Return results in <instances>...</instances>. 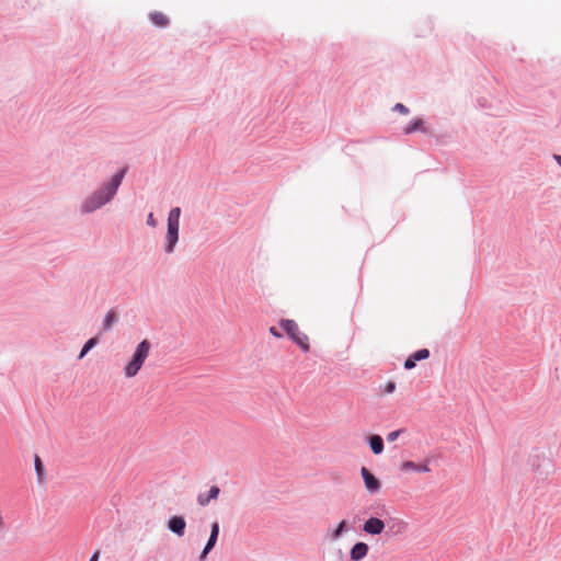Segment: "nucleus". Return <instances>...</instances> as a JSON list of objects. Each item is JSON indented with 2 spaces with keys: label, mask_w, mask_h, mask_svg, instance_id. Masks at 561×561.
Wrapping results in <instances>:
<instances>
[{
  "label": "nucleus",
  "mask_w": 561,
  "mask_h": 561,
  "mask_svg": "<svg viewBox=\"0 0 561 561\" xmlns=\"http://www.w3.org/2000/svg\"><path fill=\"white\" fill-rule=\"evenodd\" d=\"M126 173V169H123L118 173H116L112 180L101 187L99 191L90 195L82 203V211L83 213H92L98 208L102 207L106 203H108L115 195L117 188L119 187L124 176Z\"/></svg>",
  "instance_id": "1"
},
{
  "label": "nucleus",
  "mask_w": 561,
  "mask_h": 561,
  "mask_svg": "<svg viewBox=\"0 0 561 561\" xmlns=\"http://www.w3.org/2000/svg\"><path fill=\"white\" fill-rule=\"evenodd\" d=\"M150 348L151 344L148 340H144L137 345L131 358L124 366V375L126 378H133L139 373L149 356Z\"/></svg>",
  "instance_id": "2"
},
{
  "label": "nucleus",
  "mask_w": 561,
  "mask_h": 561,
  "mask_svg": "<svg viewBox=\"0 0 561 561\" xmlns=\"http://www.w3.org/2000/svg\"><path fill=\"white\" fill-rule=\"evenodd\" d=\"M180 215L181 209L175 207L170 210L168 216V231H167V243L164 250L167 253H172L179 239V227H180Z\"/></svg>",
  "instance_id": "3"
},
{
  "label": "nucleus",
  "mask_w": 561,
  "mask_h": 561,
  "mask_svg": "<svg viewBox=\"0 0 561 561\" xmlns=\"http://www.w3.org/2000/svg\"><path fill=\"white\" fill-rule=\"evenodd\" d=\"M279 325L304 352H309V337L304 332L300 331L298 324L294 320L282 319L279 321Z\"/></svg>",
  "instance_id": "4"
},
{
  "label": "nucleus",
  "mask_w": 561,
  "mask_h": 561,
  "mask_svg": "<svg viewBox=\"0 0 561 561\" xmlns=\"http://www.w3.org/2000/svg\"><path fill=\"white\" fill-rule=\"evenodd\" d=\"M385 522L378 517H369L363 525V531L370 536L380 535L385 530Z\"/></svg>",
  "instance_id": "5"
},
{
  "label": "nucleus",
  "mask_w": 561,
  "mask_h": 561,
  "mask_svg": "<svg viewBox=\"0 0 561 561\" xmlns=\"http://www.w3.org/2000/svg\"><path fill=\"white\" fill-rule=\"evenodd\" d=\"M360 473L365 483V488L369 493H377L381 488L380 481L366 468L360 469Z\"/></svg>",
  "instance_id": "6"
},
{
  "label": "nucleus",
  "mask_w": 561,
  "mask_h": 561,
  "mask_svg": "<svg viewBox=\"0 0 561 561\" xmlns=\"http://www.w3.org/2000/svg\"><path fill=\"white\" fill-rule=\"evenodd\" d=\"M368 552L369 546L366 542L358 541L351 548L350 559L351 561H362L368 556Z\"/></svg>",
  "instance_id": "7"
},
{
  "label": "nucleus",
  "mask_w": 561,
  "mask_h": 561,
  "mask_svg": "<svg viewBox=\"0 0 561 561\" xmlns=\"http://www.w3.org/2000/svg\"><path fill=\"white\" fill-rule=\"evenodd\" d=\"M185 527L186 522L182 516H172L168 520V528L179 537H182L184 535Z\"/></svg>",
  "instance_id": "8"
},
{
  "label": "nucleus",
  "mask_w": 561,
  "mask_h": 561,
  "mask_svg": "<svg viewBox=\"0 0 561 561\" xmlns=\"http://www.w3.org/2000/svg\"><path fill=\"white\" fill-rule=\"evenodd\" d=\"M219 488L216 486V485H213L210 489H209V492L208 494H199L197 496V502L201 506H206L211 500H215L218 497L219 495Z\"/></svg>",
  "instance_id": "9"
},
{
  "label": "nucleus",
  "mask_w": 561,
  "mask_h": 561,
  "mask_svg": "<svg viewBox=\"0 0 561 561\" xmlns=\"http://www.w3.org/2000/svg\"><path fill=\"white\" fill-rule=\"evenodd\" d=\"M369 445H370L371 451L375 455H379L383 451V440L379 435H371L369 437Z\"/></svg>",
  "instance_id": "10"
},
{
  "label": "nucleus",
  "mask_w": 561,
  "mask_h": 561,
  "mask_svg": "<svg viewBox=\"0 0 561 561\" xmlns=\"http://www.w3.org/2000/svg\"><path fill=\"white\" fill-rule=\"evenodd\" d=\"M408 524L403 519H393L389 530L393 535H402L407 530Z\"/></svg>",
  "instance_id": "11"
},
{
  "label": "nucleus",
  "mask_w": 561,
  "mask_h": 561,
  "mask_svg": "<svg viewBox=\"0 0 561 561\" xmlns=\"http://www.w3.org/2000/svg\"><path fill=\"white\" fill-rule=\"evenodd\" d=\"M150 20L151 22L156 25V26H159V27H164L168 25L169 23V20L167 18L165 14H163L162 12H152L150 14Z\"/></svg>",
  "instance_id": "12"
},
{
  "label": "nucleus",
  "mask_w": 561,
  "mask_h": 561,
  "mask_svg": "<svg viewBox=\"0 0 561 561\" xmlns=\"http://www.w3.org/2000/svg\"><path fill=\"white\" fill-rule=\"evenodd\" d=\"M217 538L218 537L209 536V539H208L204 550L202 551V553L199 556V561H204L206 559V557L209 553V551L215 547V545L217 542Z\"/></svg>",
  "instance_id": "13"
},
{
  "label": "nucleus",
  "mask_w": 561,
  "mask_h": 561,
  "mask_svg": "<svg viewBox=\"0 0 561 561\" xmlns=\"http://www.w3.org/2000/svg\"><path fill=\"white\" fill-rule=\"evenodd\" d=\"M115 321H116V314L113 310H110L106 313L104 321H103L104 330L111 329V327L115 323Z\"/></svg>",
  "instance_id": "14"
},
{
  "label": "nucleus",
  "mask_w": 561,
  "mask_h": 561,
  "mask_svg": "<svg viewBox=\"0 0 561 561\" xmlns=\"http://www.w3.org/2000/svg\"><path fill=\"white\" fill-rule=\"evenodd\" d=\"M98 344V339L96 337H91L90 340L87 341V343L84 344V346L82 347L81 350V353L79 355V358H83L84 355L92 348L94 347L95 345Z\"/></svg>",
  "instance_id": "15"
},
{
  "label": "nucleus",
  "mask_w": 561,
  "mask_h": 561,
  "mask_svg": "<svg viewBox=\"0 0 561 561\" xmlns=\"http://www.w3.org/2000/svg\"><path fill=\"white\" fill-rule=\"evenodd\" d=\"M423 125V119L421 118H416L414 119L411 124H409L405 128H404V133L405 134H411L415 130H419L421 129V126Z\"/></svg>",
  "instance_id": "16"
},
{
  "label": "nucleus",
  "mask_w": 561,
  "mask_h": 561,
  "mask_svg": "<svg viewBox=\"0 0 561 561\" xmlns=\"http://www.w3.org/2000/svg\"><path fill=\"white\" fill-rule=\"evenodd\" d=\"M34 466H35V471H36V474H37V479H38V481H42L43 477H44V466H43V462H42V460H41V458L38 456H35Z\"/></svg>",
  "instance_id": "17"
},
{
  "label": "nucleus",
  "mask_w": 561,
  "mask_h": 561,
  "mask_svg": "<svg viewBox=\"0 0 561 561\" xmlns=\"http://www.w3.org/2000/svg\"><path fill=\"white\" fill-rule=\"evenodd\" d=\"M346 528V520H341L337 525V527L335 528V530L332 533L331 537L332 539L336 540L339 539L342 534L344 533Z\"/></svg>",
  "instance_id": "18"
},
{
  "label": "nucleus",
  "mask_w": 561,
  "mask_h": 561,
  "mask_svg": "<svg viewBox=\"0 0 561 561\" xmlns=\"http://www.w3.org/2000/svg\"><path fill=\"white\" fill-rule=\"evenodd\" d=\"M411 356L415 362L426 359L430 356V351L427 348H422L411 354Z\"/></svg>",
  "instance_id": "19"
},
{
  "label": "nucleus",
  "mask_w": 561,
  "mask_h": 561,
  "mask_svg": "<svg viewBox=\"0 0 561 561\" xmlns=\"http://www.w3.org/2000/svg\"><path fill=\"white\" fill-rule=\"evenodd\" d=\"M401 471H416L417 472V463L411 460L403 461L400 466Z\"/></svg>",
  "instance_id": "20"
},
{
  "label": "nucleus",
  "mask_w": 561,
  "mask_h": 561,
  "mask_svg": "<svg viewBox=\"0 0 561 561\" xmlns=\"http://www.w3.org/2000/svg\"><path fill=\"white\" fill-rule=\"evenodd\" d=\"M393 111H397L402 115L409 114V108L405 105H403L402 103H397L393 107Z\"/></svg>",
  "instance_id": "21"
},
{
  "label": "nucleus",
  "mask_w": 561,
  "mask_h": 561,
  "mask_svg": "<svg viewBox=\"0 0 561 561\" xmlns=\"http://www.w3.org/2000/svg\"><path fill=\"white\" fill-rule=\"evenodd\" d=\"M401 430H398V431H393V432H390L388 435H387V440L388 442H394L399 435L401 434Z\"/></svg>",
  "instance_id": "22"
},
{
  "label": "nucleus",
  "mask_w": 561,
  "mask_h": 561,
  "mask_svg": "<svg viewBox=\"0 0 561 561\" xmlns=\"http://www.w3.org/2000/svg\"><path fill=\"white\" fill-rule=\"evenodd\" d=\"M415 367V360L412 358V356L410 355L407 360L404 362V368L405 369H412Z\"/></svg>",
  "instance_id": "23"
},
{
  "label": "nucleus",
  "mask_w": 561,
  "mask_h": 561,
  "mask_svg": "<svg viewBox=\"0 0 561 561\" xmlns=\"http://www.w3.org/2000/svg\"><path fill=\"white\" fill-rule=\"evenodd\" d=\"M218 534H219V524L217 522H214L211 524L210 536L218 537Z\"/></svg>",
  "instance_id": "24"
},
{
  "label": "nucleus",
  "mask_w": 561,
  "mask_h": 561,
  "mask_svg": "<svg viewBox=\"0 0 561 561\" xmlns=\"http://www.w3.org/2000/svg\"><path fill=\"white\" fill-rule=\"evenodd\" d=\"M430 471H431V469H430L427 462L417 463V472H430Z\"/></svg>",
  "instance_id": "25"
},
{
  "label": "nucleus",
  "mask_w": 561,
  "mask_h": 561,
  "mask_svg": "<svg viewBox=\"0 0 561 561\" xmlns=\"http://www.w3.org/2000/svg\"><path fill=\"white\" fill-rule=\"evenodd\" d=\"M394 389H396V385H394V382L389 381V382L386 385V392H387V393H391V392H393V391H394Z\"/></svg>",
  "instance_id": "26"
},
{
  "label": "nucleus",
  "mask_w": 561,
  "mask_h": 561,
  "mask_svg": "<svg viewBox=\"0 0 561 561\" xmlns=\"http://www.w3.org/2000/svg\"><path fill=\"white\" fill-rule=\"evenodd\" d=\"M147 224L152 227H154L157 225L152 214H149V216L147 218Z\"/></svg>",
  "instance_id": "27"
},
{
  "label": "nucleus",
  "mask_w": 561,
  "mask_h": 561,
  "mask_svg": "<svg viewBox=\"0 0 561 561\" xmlns=\"http://www.w3.org/2000/svg\"><path fill=\"white\" fill-rule=\"evenodd\" d=\"M270 332L272 335H274L275 337H282V334L276 330V328L274 327H271L270 328Z\"/></svg>",
  "instance_id": "28"
},
{
  "label": "nucleus",
  "mask_w": 561,
  "mask_h": 561,
  "mask_svg": "<svg viewBox=\"0 0 561 561\" xmlns=\"http://www.w3.org/2000/svg\"><path fill=\"white\" fill-rule=\"evenodd\" d=\"M99 560V551H95L93 556L91 557L90 561H98Z\"/></svg>",
  "instance_id": "29"
},
{
  "label": "nucleus",
  "mask_w": 561,
  "mask_h": 561,
  "mask_svg": "<svg viewBox=\"0 0 561 561\" xmlns=\"http://www.w3.org/2000/svg\"><path fill=\"white\" fill-rule=\"evenodd\" d=\"M556 158H557L559 164L561 165V156H557Z\"/></svg>",
  "instance_id": "30"
}]
</instances>
